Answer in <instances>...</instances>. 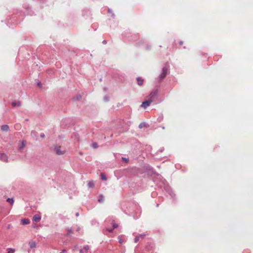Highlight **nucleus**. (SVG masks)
Segmentation results:
<instances>
[{
    "instance_id": "nucleus-1",
    "label": "nucleus",
    "mask_w": 253,
    "mask_h": 253,
    "mask_svg": "<svg viewBox=\"0 0 253 253\" xmlns=\"http://www.w3.org/2000/svg\"><path fill=\"white\" fill-rule=\"evenodd\" d=\"M169 70V67L166 65L162 69V72L159 77V81H162L166 76Z\"/></svg>"
},
{
    "instance_id": "nucleus-2",
    "label": "nucleus",
    "mask_w": 253,
    "mask_h": 253,
    "mask_svg": "<svg viewBox=\"0 0 253 253\" xmlns=\"http://www.w3.org/2000/svg\"><path fill=\"white\" fill-rule=\"evenodd\" d=\"M157 93L158 90L157 89L152 91L148 96V100L152 102H153L157 96Z\"/></svg>"
},
{
    "instance_id": "nucleus-3",
    "label": "nucleus",
    "mask_w": 253,
    "mask_h": 253,
    "mask_svg": "<svg viewBox=\"0 0 253 253\" xmlns=\"http://www.w3.org/2000/svg\"><path fill=\"white\" fill-rule=\"evenodd\" d=\"M29 245L30 246V249L28 250V253H30V251L31 250L34 249L37 247V244H36V242L34 241H30L29 242Z\"/></svg>"
},
{
    "instance_id": "nucleus-4",
    "label": "nucleus",
    "mask_w": 253,
    "mask_h": 253,
    "mask_svg": "<svg viewBox=\"0 0 253 253\" xmlns=\"http://www.w3.org/2000/svg\"><path fill=\"white\" fill-rule=\"evenodd\" d=\"M55 152H56V154L58 155H63L64 154L65 151H61V147L60 146H56L54 149Z\"/></svg>"
},
{
    "instance_id": "nucleus-5",
    "label": "nucleus",
    "mask_w": 253,
    "mask_h": 253,
    "mask_svg": "<svg viewBox=\"0 0 253 253\" xmlns=\"http://www.w3.org/2000/svg\"><path fill=\"white\" fill-rule=\"evenodd\" d=\"M0 160L3 162H7L8 161L7 155L4 153H0Z\"/></svg>"
},
{
    "instance_id": "nucleus-6",
    "label": "nucleus",
    "mask_w": 253,
    "mask_h": 253,
    "mask_svg": "<svg viewBox=\"0 0 253 253\" xmlns=\"http://www.w3.org/2000/svg\"><path fill=\"white\" fill-rule=\"evenodd\" d=\"M152 103V102L149 100H146L143 102H142L141 106L143 107L144 108H146L148 106L150 105V104Z\"/></svg>"
},
{
    "instance_id": "nucleus-7",
    "label": "nucleus",
    "mask_w": 253,
    "mask_h": 253,
    "mask_svg": "<svg viewBox=\"0 0 253 253\" xmlns=\"http://www.w3.org/2000/svg\"><path fill=\"white\" fill-rule=\"evenodd\" d=\"M26 145V143L25 141H22L21 143L18 145V150L20 151H22V150L24 148Z\"/></svg>"
},
{
    "instance_id": "nucleus-8",
    "label": "nucleus",
    "mask_w": 253,
    "mask_h": 253,
    "mask_svg": "<svg viewBox=\"0 0 253 253\" xmlns=\"http://www.w3.org/2000/svg\"><path fill=\"white\" fill-rule=\"evenodd\" d=\"M41 217L39 214H35L33 217V220L35 222H39L40 221Z\"/></svg>"
},
{
    "instance_id": "nucleus-9",
    "label": "nucleus",
    "mask_w": 253,
    "mask_h": 253,
    "mask_svg": "<svg viewBox=\"0 0 253 253\" xmlns=\"http://www.w3.org/2000/svg\"><path fill=\"white\" fill-rule=\"evenodd\" d=\"M136 80L137 81V84L141 86L143 84V79H142L141 78L138 77V78H137Z\"/></svg>"
},
{
    "instance_id": "nucleus-10",
    "label": "nucleus",
    "mask_w": 253,
    "mask_h": 253,
    "mask_svg": "<svg viewBox=\"0 0 253 253\" xmlns=\"http://www.w3.org/2000/svg\"><path fill=\"white\" fill-rule=\"evenodd\" d=\"M1 130H3V131H8V129H9V126L8 125H2L1 126Z\"/></svg>"
},
{
    "instance_id": "nucleus-11",
    "label": "nucleus",
    "mask_w": 253,
    "mask_h": 253,
    "mask_svg": "<svg viewBox=\"0 0 253 253\" xmlns=\"http://www.w3.org/2000/svg\"><path fill=\"white\" fill-rule=\"evenodd\" d=\"M21 222L23 225L28 224L30 223V220L28 219H22Z\"/></svg>"
},
{
    "instance_id": "nucleus-12",
    "label": "nucleus",
    "mask_w": 253,
    "mask_h": 253,
    "mask_svg": "<svg viewBox=\"0 0 253 253\" xmlns=\"http://www.w3.org/2000/svg\"><path fill=\"white\" fill-rule=\"evenodd\" d=\"M87 186L89 188H93L94 186V184L93 181H89L87 183Z\"/></svg>"
},
{
    "instance_id": "nucleus-13",
    "label": "nucleus",
    "mask_w": 253,
    "mask_h": 253,
    "mask_svg": "<svg viewBox=\"0 0 253 253\" xmlns=\"http://www.w3.org/2000/svg\"><path fill=\"white\" fill-rule=\"evenodd\" d=\"M98 202L102 203L104 201V197L102 194L99 195V198L98 200Z\"/></svg>"
},
{
    "instance_id": "nucleus-14",
    "label": "nucleus",
    "mask_w": 253,
    "mask_h": 253,
    "mask_svg": "<svg viewBox=\"0 0 253 253\" xmlns=\"http://www.w3.org/2000/svg\"><path fill=\"white\" fill-rule=\"evenodd\" d=\"M6 201L10 204V205H12L14 203V200L12 198H7Z\"/></svg>"
},
{
    "instance_id": "nucleus-15",
    "label": "nucleus",
    "mask_w": 253,
    "mask_h": 253,
    "mask_svg": "<svg viewBox=\"0 0 253 253\" xmlns=\"http://www.w3.org/2000/svg\"><path fill=\"white\" fill-rule=\"evenodd\" d=\"M100 177H101V178L102 180H105L107 179V177L105 175V174L103 173H101L100 174Z\"/></svg>"
},
{
    "instance_id": "nucleus-16",
    "label": "nucleus",
    "mask_w": 253,
    "mask_h": 253,
    "mask_svg": "<svg viewBox=\"0 0 253 253\" xmlns=\"http://www.w3.org/2000/svg\"><path fill=\"white\" fill-rule=\"evenodd\" d=\"M7 250V253H14L15 252V250L12 248H8Z\"/></svg>"
},
{
    "instance_id": "nucleus-17",
    "label": "nucleus",
    "mask_w": 253,
    "mask_h": 253,
    "mask_svg": "<svg viewBox=\"0 0 253 253\" xmlns=\"http://www.w3.org/2000/svg\"><path fill=\"white\" fill-rule=\"evenodd\" d=\"M146 124L145 123H141L139 125V128H142L146 126Z\"/></svg>"
},
{
    "instance_id": "nucleus-18",
    "label": "nucleus",
    "mask_w": 253,
    "mask_h": 253,
    "mask_svg": "<svg viewBox=\"0 0 253 253\" xmlns=\"http://www.w3.org/2000/svg\"><path fill=\"white\" fill-rule=\"evenodd\" d=\"M12 105L13 107H15L16 105H18V106H20L21 105V104L20 102H18L17 103L15 102H13L12 103Z\"/></svg>"
},
{
    "instance_id": "nucleus-19",
    "label": "nucleus",
    "mask_w": 253,
    "mask_h": 253,
    "mask_svg": "<svg viewBox=\"0 0 253 253\" xmlns=\"http://www.w3.org/2000/svg\"><path fill=\"white\" fill-rule=\"evenodd\" d=\"M67 231H68V233L67 234V236H69L70 235V234H71L72 233V229H68Z\"/></svg>"
},
{
    "instance_id": "nucleus-20",
    "label": "nucleus",
    "mask_w": 253,
    "mask_h": 253,
    "mask_svg": "<svg viewBox=\"0 0 253 253\" xmlns=\"http://www.w3.org/2000/svg\"><path fill=\"white\" fill-rule=\"evenodd\" d=\"M81 98V95H78L76 97H74V100H79Z\"/></svg>"
},
{
    "instance_id": "nucleus-21",
    "label": "nucleus",
    "mask_w": 253,
    "mask_h": 253,
    "mask_svg": "<svg viewBox=\"0 0 253 253\" xmlns=\"http://www.w3.org/2000/svg\"><path fill=\"white\" fill-rule=\"evenodd\" d=\"M113 228H116L118 227V225L116 224L114 221L112 222Z\"/></svg>"
},
{
    "instance_id": "nucleus-22",
    "label": "nucleus",
    "mask_w": 253,
    "mask_h": 253,
    "mask_svg": "<svg viewBox=\"0 0 253 253\" xmlns=\"http://www.w3.org/2000/svg\"><path fill=\"white\" fill-rule=\"evenodd\" d=\"M139 236H137L135 237V238L134 239V242L137 243L139 241Z\"/></svg>"
},
{
    "instance_id": "nucleus-23",
    "label": "nucleus",
    "mask_w": 253,
    "mask_h": 253,
    "mask_svg": "<svg viewBox=\"0 0 253 253\" xmlns=\"http://www.w3.org/2000/svg\"><path fill=\"white\" fill-rule=\"evenodd\" d=\"M93 148H96L98 147V145L96 142H94L92 144Z\"/></svg>"
},
{
    "instance_id": "nucleus-24",
    "label": "nucleus",
    "mask_w": 253,
    "mask_h": 253,
    "mask_svg": "<svg viewBox=\"0 0 253 253\" xmlns=\"http://www.w3.org/2000/svg\"><path fill=\"white\" fill-rule=\"evenodd\" d=\"M145 234H140L138 236L139 237V238H144V237L145 236Z\"/></svg>"
},
{
    "instance_id": "nucleus-25",
    "label": "nucleus",
    "mask_w": 253,
    "mask_h": 253,
    "mask_svg": "<svg viewBox=\"0 0 253 253\" xmlns=\"http://www.w3.org/2000/svg\"><path fill=\"white\" fill-rule=\"evenodd\" d=\"M84 250H85L86 251H87V250H89V247L88 245H86V246H84Z\"/></svg>"
},
{
    "instance_id": "nucleus-26",
    "label": "nucleus",
    "mask_w": 253,
    "mask_h": 253,
    "mask_svg": "<svg viewBox=\"0 0 253 253\" xmlns=\"http://www.w3.org/2000/svg\"><path fill=\"white\" fill-rule=\"evenodd\" d=\"M107 230L109 232H112L113 230V228H109V229H107Z\"/></svg>"
},
{
    "instance_id": "nucleus-27",
    "label": "nucleus",
    "mask_w": 253,
    "mask_h": 253,
    "mask_svg": "<svg viewBox=\"0 0 253 253\" xmlns=\"http://www.w3.org/2000/svg\"><path fill=\"white\" fill-rule=\"evenodd\" d=\"M41 137H42V138H44V137H45V135H44V133H41Z\"/></svg>"
},
{
    "instance_id": "nucleus-28",
    "label": "nucleus",
    "mask_w": 253,
    "mask_h": 253,
    "mask_svg": "<svg viewBox=\"0 0 253 253\" xmlns=\"http://www.w3.org/2000/svg\"><path fill=\"white\" fill-rule=\"evenodd\" d=\"M104 99H105V100L106 101H108V96H105V97H104Z\"/></svg>"
},
{
    "instance_id": "nucleus-29",
    "label": "nucleus",
    "mask_w": 253,
    "mask_h": 253,
    "mask_svg": "<svg viewBox=\"0 0 253 253\" xmlns=\"http://www.w3.org/2000/svg\"><path fill=\"white\" fill-rule=\"evenodd\" d=\"M107 41H106V40H104V41H103V42H102V43H103V44H106V43H107Z\"/></svg>"
},
{
    "instance_id": "nucleus-30",
    "label": "nucleus",
    "mask_w": 253,
    "mask_h": 253,
    "mask_svg": "<svg viewBox=\"0 0 253 253\" xmlns=\"http://www.w3.org/2000/svg\"><path fill=\"white\" fill-rule=\"evenodd\" d=\"M66 252H67V251L65 249H64L62 252H61L60 253H66Z\"/></svg>"
},
{
    "instance_id": "nucleus-31",
    "label": "nucleus",
    "mask_w": 253,
    "mask_h": 253,
    "mask_svg": "<svg viewBox=\"0 0 253 253\" xmlns=\"http://www.w3.org/2000/svg\"><path fill=\"white\" fill-rule=\"evenodd\" d=\"M38 85L39 86V87H42V84L41 83H38Z\"/></svg>"
},
{
    "instance_id": "nucleus-32",
    "label": "nucleus",
    "mask_w": 253,
    "mask_h": 253,
    "mask_svg": "<svg viewBox=\"0 0 253 253\" xmlns=\"http://www.w3.org/2000/svg\"><path fill=\"white\" fill-rule=\"evenodd\" d=\"M122 159L124 160V161H127V159L125 158H123Z\"/></svg>"
},
{
    "instance_id": "nucleus-33",
    "label": "nucleus",
    "mask_w": 253,
    "mask_h": 253,
    "mask_svg": "<svg viewBox=\"0 0 253 253\" xmlns=\"http://www.w3.org/2000/svg\"><path fill=\"white\" fill-rule=\"evenodd\" d=\"M79 215V212H77V213H76V216H78Z\"/></svg>"
},
{
    "instance_id": "nucleus-34",
    "label": "nucleus",
    "mask_w": 253,
    "mask_h": 253,
    "mask_svg": "<svg viewBox=\"0 0 253 253\" xmlns=\"http://www.w3.org/2000/svg\"><path fill=\"white\" fill-rule=\"evenodd\" d=\"M183 44V42L181 41L179 42V44L182 45Z\"/></svg>"
},
{
    "instance_id": "nucleus-35",
    "label": "nucleus",
    "mask_w": 253,
    "mask_h": 253,
    "mask_svg": "<svg viewBox=\"0 0 253 253\" xmlns=\"http://www.w3.org/2000/svg\"><path fill=\"white\" fill-rule=\"evenodd\" d=\"M80 253H84V252L82 250H81L80 251Z\"/></svg>"
},
{
    "instance_id": "nucleus-36",
    "label": "nucleus",
    "mask_w": 253,
    "mask_h": 253,
    "mask_svg": "<svg viewBox=\"0 0 253 253\" xmlns=\"http://www.w3.org/2000/svg\"><path fill=\"white\" fill-rule=\"evenodd\" d=\"M108 12H111V9H108Z\"/></svg>"
}]
</instances>
